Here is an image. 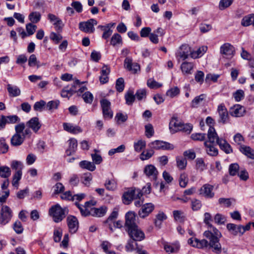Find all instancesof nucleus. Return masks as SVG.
<instances>
[{"label": "nucleus", "mask_w": 254, "mask_h": 254, "mask_svg": "<svg viewBox=\"0 0 254 254\" xmlns=\"http://www.w3.org/2000/svg\"><path fill=\"white\" fill-rule=\"evenodd\" d=\"M147 86L151 89H157L162 86V84L159 83L153 79H149L147 81Z\"/></svg>", "instance_id": "4d7b16f0"}, {"label": "nucleus", "mask_w": 254, "mask_h": 254, "mask_svg": "<svg viewBox=\"0 0 254 254\" xmlns=\"http://www.w3.org/2000/svg\"><path fill=\"white\" fill-rule=\"evenodd\" d=\"M79 165L82 169H87L90 171H93L96 169V166L93 163L86 160L81 161Z\"/></svg>", "instance_id": "f704fd0d"}, {"label": "nucleus", "mask_w": 254, "mask_h": 254, "mask_svg": "<svg viewBox=\"0 0 254 254\" xmlns=\"http://www.w3.org/2000/svg\"><path fill=\"white\" fill-rule=\"evenodd\" d=\"M192 129V126L191 124H182L179 131H182L187 134L190 133Z\"/></svg>", "instance_id": "052dcab7"}, {"label": "nucleus", "mask_w": 254, "mask_h": 254, "mask_svg": "<svg viewBox=\"0 0 254 254\" xmlns=\"http://www.w3.org/2000/svg\"><path fill=\"white\" fill-rule=\"evenodd\" d=\"M240 151L248 158L254 159V150L250 146L245 145H241L239 148Z\"/></svg>", "instance_id": "a878e982"}, {"label": "nucleus", "mask_w": 254, "mask_h": 254, "mask_svg": "<svg viewBox=\"0 0 254 254\" xmlns=\"http://www.w3.org/2000/svg\"><path fill=\"white\" fill-rule=\"evenodd\" d=\"M41 18V14L39 12H32L29 15V20L34 23L39 22Z\"/></svg>", "instance_id": "49530a36"}, {"label": "nucleus", "mask_w": 254, "mask_h": 254, "mask_svg": "<svg viewBox=\"0 0 254 254\" xmlns=\"http://www.w3.org/2000/svg\"><path fill=\"white\" fill-rule=\"evenodd\" d=\"M135 213L132 211H129L126 214L125 227L126 230H129L138 226L135 223Z\"/></svg>", "instance_id": "f8f14e48"}, {"label": "nucleus", "mask_w": 254, "mask_h": 254, "mask_svg": "<svg viewBox=\"0 0 254 254\" xmlns=\"http://www.w3.org/2000/svg\"><path fill=\"white\" fill-rule=\"evenodd\" d=\"M8 150V145L6 143L5 140L1 138L0 139V152L5 153Z\"/></svg>", "instance_id": "69168bd1"}, {"label": "nucleus", "mask_w": 254, "mask_h": 254, "mask_svg": "<svg viewBox=\"0 0 254 254\" xmlns=\"http://www.w3.org/2000/svg\"><path fill=\"white\" fill-rule=\"evenodd\" d=\"M135 242V241L131 239L128 241L125 246L126 251L132 252L135 249V247L137 245V243Z\"/></svg>", "instance_id": "603ef678"}, {"label": "nucleus", "mask_w": 254, "mask_h": 254, "mask_svg": "<svg viewBox=\"0 0 254 254\" xmlns=\"http://www.w3.org/2000/svg\"><path fill=\"white\" fill-rule=\"evenodd\" d=\"M24 138V135L15 133L11 138V144L13 146H19L23 143Z\"/></svg>", "instance_id": "cd10ccee"}, {"label": "nucleus", "mask_w": 254, "mask_h": 254, "mask_svg": "<svg viewBox=\"0 0 254 254\" xmlns=\"http://www.w3.org/2000/svg\"><path fill=\"white\" fill-rule=\"evenodd\" d=\"M13 228L17 234H21L23 232V228L22 227V224L18 220L15 221V222L14 223Z\"/></svg>", "instance_id": "338daca9"}, {"label": "nucleus", "mask_w": 254, "mask_h": 254, "mask_svg": "<svg viewBox=\"0 0 254 254\" xmlns=\"http://www.w3.org/2000/svg\"><path fill=\"white\" fill-rule=\"evenodd\" d=\"M203 236L210 240V244L212 251L215 253L220 254L221 252V245L219 242V238L221 236V232L212 226L210 230L205 231L203 233Z\"/></svg>", "instance_id": "f257e3e1"}, {"label": "nucleus", "mask_w": 254, "mask_h": 254, "mask_svg": "<svg viewBox=\"0 0 254 254\" xmlns=\"http://www.w3.org/2000/svg\"><path fill=\"white\" fill-rule=\"evenodd\" d=\"M207 50V47L206 46H202L196 51H191L190 57L193 59L201 57L206 52Z\"/></svg>", "instance_id": "c756f323"}, {"label": "nucleus", "mask_w": 254, "mask_h": 254, "mask_svg": "<svg viewBox=\"0 0 254 254\" xmlns=\"http://www.w3.org/2000/svg\"><path fill=\"white\" fill-rule=\"evenodd\" d=\"M125 67L133 73H136L140 71V65L136 63H132L131 58L127 57L124 61Z\"/></svg>", "instance_id": "4468645a"}, {"label": "nucleus", "mask_w": 254, "mask_h": 254, "mask_svg": "<svg viewBox=\"0 0 254 254\" xmlns=\"http://www.w3.org/2000/svg\"><path fill=\"white\" fill-rule=\"evenodd\" d=\"M103 115L105 118L110 119L113 117V113L111 109V103L106 99L100 101Z\"/></svg>", "instance_id": "9b49d317"}, {"label": "nucleus", "mask_w": 254, "mask_h": 254, "mask_svg": "<svg viewBox=\"0 0 254 254\" xmlns=\"http://www.w3.org/2000/svg\"><path fill=\"white\" fill-rule=\"evenodd\" d=\"M82 97L84 101L86 103L91 104L93 101V95L89 91L85 92L83 94Z\"/></svg>", "instance_id": "e2e57ef3"}, {"label": "nucleus", "mask_w": 254, "mask_h": 254, "mask_svg": "<svg viewBox=\"0 0 254 254\" xmlns=\"http://www.w3.org/2000/svg\"><path fill=\"white\" fill-rule=\"evenodd\" d=\"M145 135L148 138H150L153 136L154 131L152 125L150 124H148L145 126Z\"/></svg>", "instance_id": "5fc2aeb1"}, {"label": "nucleus", "mask_w": 254, "mask_h": 254, "mask_svg": "<svg viewBox=\"0 0 254 254\" xmlns=\"http://www.w3.org/2000/svg\"><path fill=\"white\" fill-rule=\"evenodd\" d=\"M53 189L54 190L53 195H55L63 192L64 190V187L62 183H57L53 187Z\"/></svg>", "instance_id": "bf43d9fd"}, {"label": "nucleus", "mask_w": 254, "mask_h": 254, "mask_svg": "<svg viewBox=\"0 0 254 254\" xmlns=\"http://www.w3.org/2000/svg\"><path fill=\"white\" fill-rule=\"evenodd\" d=\"M7 89L10 96L16 97L20 95L21 91L16 86H12L8 84Z\"/></svg>", "instance_id": "72a5a7b5"}, {"label": "nucleus", "mask_w": 254, "mask_h": 254, "mask_svg": "<svg viewBox=\"0 0 254 254\" xmlns=\"http://www.w3.org/2000/svg\"><path fill=\"white\" fill-rule=\"evenodd\" d=\"M208 140L204 142V145L209 144L210 143H216L219 145L220 148L222 149V145L215 131L214 128L210 127L207 133Z\"/></svg>", "instance_id": "423d86ee"}, {"label": "nucleus", "mask_w": 254, "mask_h": 254, "mask_svg": "<svg viewBox=\"0 0 254 254\" xmlns=\"http://www.w3.org/2000/svg\"><path fill=\"white\" fill-rule=\"evenodd\" d=\"M154 152L153 149L147 150L143 151L140 155V159L141 160H145L150 158L154 154Z\"/></svg>", "instance_id": "de8ad7c7"}, {"label": "nucleus", "mask_w": 254, "mask_h": 254, "mask_svg": "<svg viewBox=\"0 0 254 254\" xmlns=\"http://www.w3.org/2000/svg\"><path fill=\"white\" fill-rule=\"evenodd\" d=\"M67 225L69 232L71 234L76 232L78 229L79 223L77 218L74 216H68L66 218Z\"/></svg>", "instance_id": "ddd939ff"}, {"label": "nucleus", "mask_w": 254, "mask_h": 254, "mask_svg": "<svg viewBox=\"0 0 254 254\" xmlns=\"http://www.w3.org/2000/svg\"><path fill=\"white\" fill-rule=\"evenodd\" d=\"M135 96L134 95L133 92H128L125 95L126 103L128 105H131L135 100Z\"/></svg>", "instance_id": "13d9d810"}, {"label": "nucleus", "mask_w": 254, "mask_h": 254, "mask_svg": "<svg viewBox=\"0 0 254 254\" xmlns=\"http://www.w3.org/2000/svg\"><path fill=\"white\" fill-rule=\"evenodd\" d=\"M180 89L178 87L170 88L166 92V95L171 98H174L180 94Z\"/></svg>", "instance_id": "09e8293b"}, {"label": "nucleus", "mask_w": 254, "mask_h": 254, "mask_svg": "<svg viewBox=\"0 0 254 254\" xmlns=\"http://www.w3.org/2000/svg\"><path fill=\"white\" fill-rule=\"evenodd\" d=\"M240 225H237L233 223H229L227 225V228L232 235L237 236L239 234L241 236V231L239 229Z\"/></svg>", "instance_id": "c85d7f7f"}, {"label": "nucleus", "mask_w": 254, "mask_h": 254, "mask_svg": "<svg viewBox=\"0 0 254 254\" xmlns=\"http://www.w3.org/2000/svg\"><path fill=\"white\" fill-rule=\"evenodd\" d=\"M50 38L56 44H58L63 39V37L61 34H57L54 32L51 33Z\"/></svg>", "instance_id": "774afa93"}, {"label": "nucleus", "mask_w": 254, "mask_h": 254, "mask_svg": "<svg viewBox=\"0 0 254 254\" xmlns=\"http://www.w3.org/2000/svg\"><path fill=\"white\" fill-rule=\"evenodd\" d=\"M254 22V14L252 13L245 16L241 21V24L243 26H248L253 25Z\"/></svg>", "instance_id": "7c9ffc66"}, {"label": "nucleus", "mask_w": 254, "mask_h": 254, "mask_svg": "<svg viewBox=\"0 0 254 254\" xmlns=\"http://www.w3.org/2000/svg\"><path fill=\"white\" fill-rule=\"evenodd\" d=\"M194 67L193 63L185 61L181 64L180 68L184 75H190L192 73Z\"/></svg>", "instance_id": "a211bd4d"}, {"label": "nucleus", "mask_w": 254, "mask_h": 254, "mask_svg": "<svg viewBox=\"0 0 254 254\" xmlns=\"http://www.w3.org/2000/svg\"><path fill=\"white\" fill-rule=\"evenodd\" d=\"M154 209V205L151 203H147L142 206L138 211V215L141 218L147 216Z\"/></svg>", "instance_id": "f3484780"}, {"label": "nucleus", "mask_w": 254, "mask_h": 254, "mask_svg": "<svg viewBox=\"0 0 254 254\" xmlns=\"http://www.w3.org/2000/svg\"><path fill=\"white\" fill-rule=\"evenodd\" d=\"M144 173L151 179L156 181L158 174V172L156 167L151 164L146 165L144 169Z\"/></svg>", "instance_id": "dca6fc26"}, {"label": "nucleus", "mask_w": 254, "mask_h": 254, "mask_svg": "<svg viewBox=\"0 0 254 254\" xmlns=\"http://www.w3.org/2000/svg\"><path fill=\"white\" fill-rule=\"evenodd\" d=\"M91 203V205H95L96 204V201L94 200H90L85 203L84 205L81 206L78 203L76 202L75 205L79 208L80 211V213L82 215L86 216L89 215V203Z\"/></svg>", "instance_id": "5701e85b"}, {"label": "nucleus", "mask_w": 254, "mask_h": 254, "mask_svg": "<svg viewBox=\"0 0 254 254\" xmlns=\"http://www.w3.org/2000/svg\"><path fill=\"white\" fill-rule=\"evenodd\" d=\"M218 145L216 143H210L209 144L204 145L206 147V151L208 154L210 156H215L218 155V149L215 147V145Z\"/></svg>", "instance_id": "2f4dec72"}, {"label": "nucleus", "mask_w": 254, "mask_h": 254, "mask_svg": "<svg viewBox=\"0 0 254 254\" xmlns=\"http://www.w3.org/2000/svg\"><path fill=\"white\" fill-rule=\"evenodd\" d=\"M60 102L58 100L51 101L48 102L46 108L49 111L53 112L54 110L58 109Z\"/></svg>", "instance_id": "37998d69"}, {"label": "nucleus", "mask_w": 254, "mask_h": 254, "mask_svg": "<svg viewBox=\"0 0 254 254\" xmlns=\"http://www.w3.org/2000/svg\"><path fill=\"white\" fill-rule=\"evenodd\" d=\"M122 43L123 40L121 36L118 33L114 34L111 39L110 44L113 46H116Z\"/></svg>", "instance_id": "58836bf2"}, {"label": "nucleus", "mask_w": 254, "mask_h": 254, "mask_svg": "<svg viewBox=\"0 0 254 254\" xmlns=\"http://www.w3.org/2000/svg\"><path fill=\"white\" fill-rule=\"evenodd\" d=\"M68 213L66 207L62 208L59 204L52 206L49 210V215L53 217V220L56 223L62 221Z\"/></svg>", "instance_id": "f03ea898"}, {"label": "nucleus", "mask_w": 254, "mask_h": 254, "mask_svg": "<svg viewBox=\"0 0 254 254\" xmlns=\"http://www.w3.org/2000/svg\"><path fill=\"white\" fill-rule=\"evenodd\" d=\"M11 168L12 170L16 171H22L23 168V165L20 161L14 160L12 161L10 164Z\"/></svg>", "instance_id": "a18cd8bd"}, {"label": "nucleus", "mask_w": 254, "mask_h": 254, "mask_svg": "<svg viewBox=\"0 0 254 254\" xmlns=\"http://www.w3.org/2000/svg\"><path fill=\"white\" fill-rule=\"evenodd\" d=\"M191 53L190 47L187 44H183L177 50L175 55L177 59L185 60L190 56Z\"/></svg>", "instance_id": "6e6552de"}, {"label": "nucleus", "mask_w": 254, "mask_h": 254, "mask_svg": "<svg viewBox=\"0 0 254 254\" xmlns=\"http://www.w3.org/2000/svg\"><path fill=\"white\" fill-rule=\"evenodd\" d=\"M118 216V209L115 208L111 213L108 219L105 221V223H109L113 222Z\"/></svg>", "instance_id": "0e129e2a"}, {"label": "nucleus", "mask_w": 254, "mask_h": 254, "mask_svg": "<svg viewBox=\"0 0 254 254\" xmlns=\"http://www.w3.org/2000/svg\"><path fill=\"white\" fill-rule=\"evenodd\" d=\"M235 52V48L231 44H223V59H231L234 56Z\"/></svg>", "instance_id": "6ab92c4d"}, {"label": "nucleus", "mask_w": 254, "mask_h": 254, "mask_svg": "<svg viewBox=\"0 0 254 254\" xmlns=\"http://www.w3.org/2000/svg\"><path fill=\"white\" fill-rule=\"evenodd\" d=\"M125 87L124 79L123 78L121 77L118 78L116 83V88L117 90L119 92H122Z\"/></svg>", "instance_id": "6e6d98bb"}, {"label": "nucleus", "mask_w": 254, "mask_h": 254, "mask_svg": "<svg viewBox=\"0 0 254 254\" xmlns=\"http://www.w3.org/2000/svg\"><path fill=\"white\" fill-rule=\"evenodd\" d=\"M196 162V168L199 171H203L205 168V164L202 158H197L195 160Z\"/></svg>", "instance_id": "864d4df0"}, {"label": "nucleus", "mask_w": 254, "mask_h": 254, "mask_svg": "<svg viewBox=\"0 0 254 254\" xmlns=\"http://www.w3.org/2000/svg\"><path fill=\"white\" fill-rule=\"evenodd\" d=\"M104 186L107 190L113 191L117 189V183L114 179H108L106 180Z\"/></svg>", "instance_id": "c9c22d12"}, {"label": "nucleus", "mask_w": 254, "mask_h": 254, "mask_svg": "<svg viewBox=\"0 0 254 254\" xmlns=\"http://www.w3.org/2000/svg\"><path fill=\"white\" fill-rule=\"evenodd\" d=\"M12 217V211L7 205H2L0 211V223L2 225L8 223Z\"/></svg>", "instance_id": "20e7f679"}, {"label": "nucleus", "mask_w": 254, "mask_h": 254, "mask_svg": "<svg viewBox=\"0 0 254 254\" xmlns=\"http://www.w3.org/2000/svg\"><path fill=\"white\" fill-rule=\"evenodd\" d=\"M11 175L10 168L6 166L0 167V176L3 178H8Z\"/></svg>", "instance_id": "ea45409f"}, {"label": "nucleus", "mask_w": 254, "mask_h": 254, "mask_svg": "<svg viewBox=\"0 0 254 254\" xmlns=\"http://www.w3.org/2000/svg\"><path fill=\"white\" fill-rule=\"evenodd\" d=\"M188 243L190 245L194 247H196L199 249H203L209 247L211 248L210 244V240L209 242L205 239L199 240L197 238H191L188 240Z\"/></svg>", "instance_id": "9d476101"}, {"label": "nucleus", "mask_w": 254, "mask_h": 254, "mask_svg": "<svg viewBox=\"0 0 254 254\" xmlns=\"http://www.w3.org/2000/svg\"><path fill=\"white\" fill-rule=\"evenodd\" d=\"M176 163L179 169L184 170L187 167V161L186 158L182 156H177L176 157Z\"/></svg>", "instance_id": "4c0bfd02"}, {"label": "nucleus", "mask_w": 254, "mask_h": 254, "mask_svg": "<svg viewBox=\"0 0 254 254\" xmlns=\"http://www.w3.org/2000/svg\"><path fill=\"white\" fill-rule=\"evenodd\" d=\"M68 142V147L65 150V154L67 156H70L76 151L77 147V141L75 138H70Z\"/></svg>", "instance_id": "393cba45"}, {"label": "nucleus", "mask_w": 254, "mask_h": 254, "mask_svg": "<svg viewBox=\"0 0 254 254\" xmlns=\"http://www.w3.org/2000/svg\"><path fill=\"white\" fill-rule=\"evenodd\" d=\"M233 96L236 101L239 102L244 98V91L241 89L237 90L233 93Z\"/></svg>", "instance_id": "3c124183"}, {"label": "nucleus", "mask_w": 254, "mask_h": 254, "mask_svg": "<svg viewBox=\"0 0 254 254\" xmlns=\"http://www.w3.org/2000/svg\"><path fill=\"white\" fill-rule=\"evenodd\" d=\"M110 72V69L107 65H104L101 70V75L99 77V80L101 84H105L109 81V74Z\"/></svg>", "instance_id": "b1692460"}, {"label": "nucleus", "mask_w": 254, "mask_h": 254, "mask_svg": "<svg viewBox=\"0 0 254 254\" xmlns=\"http://www.w3.org/2000/svg\"><path fill=\"white\" fill-rule=\"evenodd\" d=\"M107 208L105 206H102L99 208L93 207L89 209V215L94 217H102L106 213Z\"/></svg>", "instance_id": "412c9836"}, {"label": "nucleus", "mask_w": 254, "mask_h": 254, "mask_svg": "<svg viewBox=\"0 0 254 254\" xmlns=\"http://www.w3.org/2000/svg\"><path fill=\"white\" fill-rule=\"evenodd\" d=\"M245 108L240 104L234 105L229 110L230 114L235 117H242L245 115Z\"/></svg>", "instance_id": "2eb2a0df"}, {"label": "nucleus", "mask_w": 254, "mask_h": 254, "mask_svg": "<svg viewBox=\"0 0 254 254\" xmlns=\"http://www.w3.org/2000/svg\"><path fill=\"white\" fill-rule=\"evenodd\" d=\"M127 231L131 239L135 241H141L145 239L144 232L138 226L132 228Z\"/></svg>", "instance_id": "0eeeda50"}, {"label": "nucleus", "mask_w": 254, "mask_h": 254, "mask_svg": "<svg viewBox=\"0 0 254 254\" xmlns=\"http://www.w3.org/2000/svg\"><path fill=\"white\" fill-rule=\"evenodd\" d=\"M142 196V193L139 189L134 187L129 188L125 191L122 196V200L124 204H129L133 199Z\"/></svg>", "instance_id": "7ed1b4c3"}, {"label": "nucleus", "mask_w": 254, "mask_h": 254, "mask_svg": "<svg viewBox=\"0 0 254 254\" xmlns=\"http://www.w3.org/2000/svg\"><path fill=\"white\" fill-rule=\"evenodd\" d=\"M22 174V171H16L12 177V185L16 189L18 188L19 181L21 179Z\"/></svg>", "instance_id": "e433bc0d"}, {"label": "nucleus", "mask_w": 254, "mask_h": 254, "mask_svg": "<svg viewBox=\"0 0 254 254\" xmlns=\"http://www.w3.org/2000/svg\"><path fill=\"white\" fill-rule=\"evenodd\" d=\"M26 126L36 133L40 129L42 125L37 117H33L27 122Z\"/></svg>", "instance_id": "aec40b11"}, {"label": "nucleus", "mask_w": 254, "mask_h": 254, "mask_svg": "<svg viewBox=\"0 0 254 254\" xmlns=\"http://www.w3.org/2000/svg\"><path fill=\"white\" fill-rule=\"evenodd\" d=\"M181 124L182 123L179 122L177 118H172L169 124L170 128L174 130L175 131H178Z\"/></svg>", "instance_id": "a19ab883"}, {"label": "nucleus", "mask_w": 254, "mask_h": 254, "mask_svg": "<svg viewBox=\"0 0 254 254\" xmlns=\"http://www.w3.org/2000/svg\"><path fill=\"white\" fill-rule=\"evenodd\" d=\"M145 146L146 142L144 140H139L136 142L134 143V150L137 152H140L145 147Z\"/></svg>", "instance_id": "c03bdc74"}, {"label": "nucleus", "mask_w": 254, "mask_h": 254, "mask_svg": "<svg viewBox=\"0 0 254 254\" xmlns=\"http://www.w3.org/2000/svg\"><path fill=\"white\" fill-rule=\"evenodd\" d=\"M64 129L67 132L76 134L82 131V129L78 126H74L71 124L64 123L63 124Z\"/></svg>", "instance_id": "bb28decb"}, {"label": "nucleus", "mask_w": 254, "mask_h": 254, "mask_svg": "<svg viewBox=\"0 0 254 254\" xmlns=\"http://www.w3.org/2000/svg\"><path fill=\"white\" fill-rule=\"evenodd\" d=\"M213 188L212 186L205 184L199 190V193L206 197H212L214 196V193L212 192Z\"/></svg>", "instance_id": "4be33fe9"}, {"label": "nucleus", "mask_w": 254, "mask_h": 254, "mask_svg": "<svg viewBox=\"0 0 254 254\" xmlns=\"http://www.w3.org/2000/svg\"><path fill=\"white\" fill-rule=\"evenodd\" d=\"M239 170V166L237 163L232 164L229 168V172L231 176H235Z\"/></svg>", "instance_id": "680f3d73"}, {"label": "nucleus", "mask_w": 254, "mask_h": 254, "mask_svg": "<svg viewBox=\"0 0 254 254\" xmlns=\"http://www.w3.org/2000/svg\"><path fill=\"white\" fill-rule=\"evenodd\" d=\"M97 22L94 19H90L86 22H81L79 24V28L80 30L91 33L94 31V26L97 25Z\"/></svg>", "instance_id": "1a4fd4ad"}, {"label": "nucleus", "mask_w": 254, "mask_h": 254, "mask_svg": "<svg viewBox=\"0 0 254 254\" xmlns=\"http://www.w3.org/2000/svg\"><path fill=\"white\" fill-rule=\"evenodd\" d=\"M205 97L206 95L205 94H201L199 96H196L192 101L191 106L192 107H197V106L202 102Z\"/></svg>", "instance_id": "8fccbe9b"}, {"label": "nucleus", "mask_w": 254, "mask_h": 254, "mask_svg": "<svg viewBox=\"0 0 254 254\" xmlns=\"http://www.w3.org/2000/svg\"><path fill=\"white\" fill-rule=\"evenodd\" d=\"M179 186L182 188L187 187L189 183V177L188 174L185 172L182 173L178 179Z\"/></svg>", "instance_id": "473e14b6"}, {"label": "nucleus", "mask_w": 254, "mask_h": 254, "mask_svg": "<svg viewBox=\"0 0 254 254\" xmlns=\"http://www.w3.org/2000/svg\"><path fill=\"white\" fill-rule=\"evenodd\" d=\"M173 216L176 221L179 222H184L185 219V216L182 211L174 210L173 211Z\"/></svg>", "instance_id": "79ce46f5"}, {"label": "nucleus", "mask_w": 254, "mask_h": 254, "mask_svg": "<svg viewBox=\"0 0 254 254\" xmlns=\"http://www.w3.org/2000/svg\"><path fill=\"white\" fill-rule=\"evenodd\" d=\"M148 146L153 150H173L174 148V146L173 144L167 142L158 140L149 143Z\"/></svg>", "instance_id": "39448f33"}]
</instances>
